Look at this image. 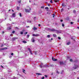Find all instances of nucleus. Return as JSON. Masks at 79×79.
Masks as SVG:
<instances>
[{"label": "nucleus", "mask_w": 79, "mask_h": 79, "mask_svg": "<svg viewBox=\"0 0 79 79\" xmlns=\"http://www.w3.org/2000/svg\"><path fill=\"white\" fill-rule=\"evenodd\" d=\"M16 78H17L15 77H14V79H16Z\"/></svg>", "instance_id": "obj_48"}, {"label": "nucleus", "mask_w": 79, "mask_h": 79, "mask_svg": "<svg viewBox=\"0 0 79 79\" xmlns=\"http://www.w3.org/2000/svg\"><path fill=\"white\" fill-rule=\"evenodd\" d=\"M45 9H48V7H46V8H45Z\"/></svg>", "instance_id": "obj_44"}, {"label": "nucleus", "mask_w": 79, "mask_h": 79, "mask_svg": "<svg viewBox=\"0 0 79 79\" xmlns=\"http://www.w3.org/2000/svg\"><path fill=\"white\" fill-rule=\"evenodd\" d=\"M11 29V28L10 27H8L7 28V29L8 30H10V29Z\"/></svg>", "instance_id": "obj_15"}, {"label": "nucleus", "mask_w": 79, "mask_h": 79, "mask_svg": "<svg viewBox=\"0 0 79 79\" xmlns=\"http://www.w3.org/2000/svg\"><path fill=\"white\" fill-rule=\"evenodd\" d=\"M27 34V32H26V33H25V34Z\"/></svg>", "instance_id": "obj_56"}, {"label": "nucleus", "mask_w": 79, "mask_h": 79, "mask_svg": "<svg viewBox=\"0 0 79 79\" xmlns=\"http://www.w3.org/2000/svg\"><path fill=\"white\" fill-rule=\"evenodd\" d=\"M48 6H50V4H48Z\"/></svg>", "instance_id": "obj_52"}, {"label": "nucleus", "mask_w": 79, "mask_h": 79, "mask_svg": "<svg viewBox=\"0 0 79 79\" xmlns=\"http://www.w3.org/2000/svg\"><path fill=\"white\" fill-rule=\"evenodd\" d=\"M71 24H73V22H70Z\"/></svg>", "instance_id": "obj_38"}, {"label": "nucleus", "mask_w": 79, "mask_h": 79, "mask_svg": "<svg viewBox=\"0 0 79 79\" xmlns=\"http://www.w3.org/2000/svg\"><path fill=\"white\" fill-rule=\"evenodd\" d=\"M44 77H43L41 78L42 79H44Z\"/></svg>", "instance_id": "obj_43"}, {"label": "nucleus", "mask_w": 79, "mask_h": 79, "mask_svg": "<svg viewBox=\"0 0 79 79\" xmlns=\"http://www.w3.org/2000/svg\"><path fill=\"white\" fill-rule=\"evenodd\" d=\"M63 73H64V71L63 70L61 72V73H60V74H63Z\"/></svg>", "instance_id": "obj_28"}, {"label": "nucleus", "mask_w": 79, "mask_h": 79, "mask_svg": "<svg viewBox=\"0 0 79 79\" xmlns=\"http://www.w3.org/2000/svg\"><path fill=\"white\" fill-rule=\"evenodd\" d=\"M16 39H18V38H12V40H16Z\"/></svg>", "instance_id": "obj_9"}, {"label": "nucleus", "mask_w": 79, "mask_h": 79, "mask_svg": "<svg viewBox=\"0 0 79 79\" xmlns=\"http://www.w3.org/2000/svg\"><path fill=\"white\" fill-rule=\"evenodd\" d=\"M12 57V56H9V58H11Z\"/></svg>", "instance_id": "obj_51"}, {"label": "nucleus", "mask_w": 79, "mask_h": 79, "mask_svg": "<svg viewBox=\"0 0 79 79\" xmlns=\"http://www.w3.org/2000/svg\"><path fill=\"white\" fill-rule=\"evenodd\" d=\"M51 40H53V38H52L51 39Z\"/></svg>", "instance_id": "obj_62"}, {"label": "nucleus", "mask_w": 79, "mask_h": 79, "mask_svg": "<svg viewBox=\"0 0 79 79\" xmlns=\"http://www.w3.org/2000/svg\"><path fill=\"white\" fill-rule=\"evenodd\" d=\"M49 42H52V40H50Z\"/></svg>", "instance_id": "obj_59"}, {"label": "nucleus", "mask_w": 79, "mask_h": 79, "mask_svg": "<svg viewBox=\"0 0 79 79\" xmlns=\"http://www.w3.org/2000/svg\"><path fill=\"white\" fill-rule=\"evenodd\" d=\"M5 49H7V48H2L1 50H5Z\"/></svg>", "instance_id": "obj_27"}, {"label": "nucleus", "mask_w": 79, "mask_h": 79, "mask_svg": "<svg viewBox=\"0 0 79 79\" xmlns=\"http://www.w3.org/2000/svg\"><path fill=\"white\" fill-rule=\"evenodd\" d=\"M69 44H70V42H69L67 43V45H69Z\"/></svg>", "instance_id": "obj_25"}, {"label": "nucleus", "mask_w": 79, "mask_h": 79, "mask_svg": "<svg viewBox=\"0 0 79 79\" xmlns=\"http://www.w3.org/2000/svg\"><path fill=\"white\" fill-rule=\"evenodd\" d=\"M19 16H20V17H21V16H22V15H21V13H19Z\"/></svg>", "instance_id": "obj_26"}, {"label": "nucleus", "mask_w": 79, "mask_h": 79, "mask_svg": "<svg viewBox=\"0 0 79 79\" xmlns=\"http://www.w3.org/2000/svg\"><path fill=\"white\" fill-rule=\"evenodd\" d=\"M64 10H63V9L62 8L61 9V12H63V11Z\"/></svg>", "instance_id": "obj_23"}, {"label": "nucleus", "mask_w": 79, "mask_h": 79, "mask_svg": "<svg viewBox=\"0 0 79 79\" xmlns=\"http://www.w3.org/2000/svg\"><path fill=\"white\" fill-rule=\"evenodd\" d=\"M22 31H23V32H24V31H25V30L23 29V30H22Z\"/></svg>", "instance_id": "obj_53"}, {"label": "nucleus", "mask_w": 79, "mask_h": 79, "mask_svg": "<svg viewBox=\"0 0 79 79\" xmlns=\"http://www.w3.org/2000/svg\"><path fill=\"white\" fill-rule=\"evenodd\" d=\"M60 21L61 22H63V20L62 19L60 20Z\"/></svg>", "instance_id": "obj_54"}, {"label": "nucleus", "mask_w": 79, "mask_h": 79, "mask_svg": "<svg viewBox=\"0 0 79 79\" xmlns=\"http://www.w3.org/2000/svg\"><path fill=\"white\" fill-rule=\"evenodd\" d=\"M40 67L41 68H43V66H44V65L42 66V65H40Z\"/></svg>", "instance_id": "obj_31"}, {"label": "nucleus", "mask_w": 79, "mask_h": 79, "mask_svg": "<svg viewBox=\"0 0 79 79\" xmlns=\"http://www.w3.org/2000/svg\"><path fill=\"white\" fill-rule=\"evenodd\" d=\"M77 29H79V27H77Z\"/></svg>", "instance_id": "obj_64"}, {"label": "nucleus", "mask_w": 79, "mask_h": 79, "mask_svg": "<svg viewBox=\"0 0 79 79\" xmlns=\"http://www.w3.org/2000/svg\"><path fill=\"white\" fill-rule=\"evenodd\" d=\"M55 14H53V18H54V17H55Z\"/></svg>", "instance_id": "obj_37"}, {"label": "nucleus", "mask_w": 79, "mask_h": 79, "mask_svg": "<svg viewBox=\"0 0 79 79\" xmlns=\"http://www.w3.org/2000/svg\"><path fill=\"white\" fill-rule=\"evenodd\" d=\"M13 34H11L10 35V36H11L12 37L13 36Z\"/></svg>", "instance_id": "obj_50"}, {"label": "nucleus", "mask_w": 79, "mask_h": 79, "mask_svg": "<svg viewBox=\"0 0 79 79\" xmlns=\"http://www.w3.org/2000/svg\"><path fill=\"white\" fill-rule=\"evenodd\" d=\"M45 29L46 30H47V31H50V28H45Z\"/></svg>", "instance_id": "obj_11"}, {"label": "nucleus", "mask_w": 79, "mask_h": 79, "mask_svg": "<svg viewBox=\"0 0 79 79\" xmlns=\"http://www.w3.org/2000/svg\"><path fill=\"white\" fill-rule=\"evenodd\" d=\"M53 36L54 37H56V35L55 34H53Z\"/></svg>", "instance_id": "obj_18"}, {"label": "nucleus", "mask_w": 79, "mask_h": 79, "mask_svg": "<svg viewBox=\"0 0 79 79\" xmlns=\"http://www.w3.org/2000/svg\"><path fill=\"white\" fill-rule=\"evenodd\" d=\"M33 36H39V35L37 34V35H35L34 34H33L32 35Z\"/></svg>", "instance_id": "obj_12"}, {"label": "nucleus", "mask_w": 79, "mask_h": 79, "mask_svg": "<svg viewBox=\"0 0 79 79\" xmlns=\"http://www.w3.org/2000/svg\"><path fill=\"white\" fill-rule=\"evenodd\" d=\"M13 55H14V54L13 53H11V55H12V56H13Z\"/></svg>", "instance_id": "obj_45"}, {"label": "nucleus", "mask_w": 79, "mask_h": 79, "mask_svg": "<svg viewBox=\"0 0 79 79\" xmlns=\"http://www.w3.org/2000/svg\"><path fill=\"white\" fill-rule=\"evenodd\" d=\"M62 27H64V24L62 23Z\"/></svg>", "instance_id": "obj_35"}, {"label": "nucleus", "mask_w": 79, "mask_h": 79, "mask_svg": "<svg viewBox=\"0 0 79 79\" xmlns=\"http://www.w3.org/2000/svg\"><path fill=\"white\" fill-rule=\"evenodd\" d=\"M66 20H68H68L69 19V18L68 17H67L66 18Z\"/></svg>", "instance_id": "obj_17"}, {"label": "nucleus", "mask_w": 79, "mask_h": 79, "mask_svg": "<svg viewBox=\"0 0 79 79\" xmlns=\"http://www.w3.org/2000/svg\"><path fill=\"white\" fill-rule=\"evenodd\" d=\"M56 33H57L58 34V33H61V30H56Z\"/></svg>", "instance_id": "obj_4"}, {"label": "nucleus", "mask_w": 79, "mask_h": 79, "mask_svg": "<svg viewBox=\"0 0 79 79\" xmlns=\"http://www.w3.org/2000/svg\"><path fill=\"white\" fill-rule=\"evenodd\" d=\"M78 67V65L74 64V66L73 67V69H77Z\"/></svg>", "instance_id": "obj_1"}, {"label": "nucleus", "mask_w": 79, "mask_h": 79, "mask_svg": "<svg viewBox=\"0 0 79 79\" xmlns=\"http://www.w3.org/2000/svg\"><path fill=\"white\" fill-rule=\"evenodd\" d=\"M38 26H40V24H39Z\"/></svg>", "instance_id": "obj_60"}, {"label": "nucleus", "mask_w": 79, "mask_h": 79, "mask_svg": "<svg viewBox=\"0 0 79 79\" xmlns=\"http://www.w3.org/2000/svg\"><path fill=\"white\" fill-rule=\"evenodd\" d=\"M22 42L24 43V44H26V43H27V42L26 41H23Z\"/></svg>", "instance_id": "obj_16"}, {"label": "nucleus", "mask_w": 79, "mask_h": 79, "mask_svg": "<svg viewBox=\"0 0 79 79\" xmlns=\"http://www.w3.org/2000/svg\"><path fill=\"white\" fill-rule=\"evenodd\" d=\"M21 0L18 1V3H21Z\"/></svg>", "instance_id": "obj_29"}, {"label": "nucleus", "mask_w": 79, "mask_h": 79, "mask_svg": "<svg viewBox=\"0 0 79 79\" xmlns=\"http://www.w3.org/2000/svg\"><path fill=\"white\" fill-rule=\"evenodd\" d=\"M47 38H50V35H48L47 36Z\"/></svg>", "instance_id": "obj_21"}, {"label": "nucleus", "mask_w": 79, "mask_h": 79, "mask_svg": "<svg viewBox=\"0 0 79 79\" xmlns=\"http://www.w3.org/2000/svg\"><path fill=\"white\" fill-rule=\"evenodd\" d=\"M20 34H21L22 35H23V32H20Z\"/></svg>", "instance_id": "obj_34"}, {"label": "nucleus", "mask_w": 79, "mask_h": 79, "mask_svg": "<svg viewBox=\"0 0 79 79\" xmlns=\"http://www.w3.org/2000/svg\"><path fill=\"white\" fill-rule=\"evenodd\" d=\"M1 68H3V66L2 65H1Z\"/></svg>", "instance_id": "obj_46"}, {"label": "nucleus", "mask_w": 79, "mask_h": 79, "mask_svg": "<svg viewBox=\"0 0 79 79\" xmlns=\"http://www.w3.org/2000/svg\"><path fill=\"white\" fill-rule=\"evenodd\" d=\"M56 73H57V74H59V72H58V71H57L56 72Z\"/></svg>", "instance_id": "obj_40"}, {"label": "nucleus", "mask_w": 79, "mask_h": 79, "mask_svg": "<svg viewBox=\"0 0 79 79\" xmlns=\"http://www.w3.org/2000/svg\"><path fill=\"white\" fill-rule=\"evenodd\" d=\"M73 59H70V62H73Z\"/></svg>", "instance_id": "obj_24"}, {"label": "nucleus", "mask_w": 79, "mask_h": 79, "mask_svg": "<svg viewBox=\"0 0 79 79\" xmlns=\"http://www.w3.org/2000/svg\"><path fill=\"white\" fill-rule=\"evenodd\" d=\"M9 20H10V21H11V19H9Z\"/></svg>", "instance_id": "obj_61"}, {"label": "nucleus", "mask_w": 79, "mask_h": 79, "mask_svg": "<svg viewBox=\"0 0 79 79\" xmlns=\"http://www.w3.org/2000/svg\"><path fill=\"white\" fill-rule=\"evenodd\" d=\"M15 31H13L12 32V33L13 34H14L15 33Z\"/></svg>", "instance_id": "obj_39"}, {"label": "nucleus", "mask_w": 79, "mask_h": 79, "mask_svg": "<svg viewBox=\"0 0 79 79\" xmlns=\"http://www.w3.org/2000/svg\"><path fill=\"white\" fill-rule=\"evenodd\" d=\"M29 36H30V35H28L27 36V38H28L29 37Z\"/></svg>", "instance_id": "obj_32"}, {"label": "nucleus", "mask_w": 79, "mask_h": 79, "mask_svg": "<svg viewBox=\"0 0 79 79\" xmlns=\"http://www.w3.org/2000/svg\"><path fill=\"white\" fill-rule=\"evenodd\" d=\"M28 50L29 51L31 55H33V54L32 52V51L31 50V48H28Z\"/></svg>", "instance_id": "obj_3"}, {"label": "nucleus", "mask_w": 79, "mask_h": 79, "mask_svg": "<svg viewBox=\"0 0 79 79\" xmlns=\"http://www.w3.org/2000/svg\"><path fill=\"white\" fill-rule=\"evenodd\" d=\"M23 73H25V74H26V73L25 72V71H25V70L23 69Z\"/></svg>", "instance_id": "obj_19"}, {"label": "nucleus", "mask_w": 79, "mask_h": 79, "mask_svg": "<svg viewBox=\"0 0 79 79\" xmlns=\"http://www.w3.org/2000/svg\"><path fill=\"white\" fill-rule=\"evenodd\" d=\"M41 8H44V6H42L41 7Z\"/></svg>", "instance_id": "obj_58"}, {"label": "nucleus", "mask_w": 79, "mask_h": 79, "mask_svg": "<svg viewBox=\"0 0 79 79\" xmlns=\"http://www.w3.org/2000/svg\"><path fill=\"white\" fill-rule=\"evenodd\" d=\"M26 27H27V28L30 27L29 26H27Z\"/></svg>", "instance_id": "obj_47"}, {"label": "nucleus", "mask_w": 79, "mask_h": 79, "mask_svg": "<svg viewBox=\"0 0 79 79\" xmlns=\"http://www.w3.org/2000/svg\"><path fill=\"white\" fill-rule=\"evenodd\" d=\"M16 16L15 15V13H14L12 14V17L13 18H15Z\"/></svg>", "instance_id": "obj_10"}, {"label": "nucleus", "mask_w": 79, "mask_h": 79, "mask_svg": "<svg viewBox=\"0 0 79 79\" xmlns=\"http://www.w3.org/2000/svg\"><path fill=\"white\" fill-rule=\"evenodd\" d=\"M59 63L61 65L63 64V62L62 61H60Z\"/></svg>", "instance_id": "obj_13"}, {"label": "nucleus", "mask_w": 79, "mask_h": 79, "mask_svg": "<svg viewBox=\"0 0 79 79\" xmlns=\"http://www.w3.org/2000/svg\"><path fill=\"white\" fill-rule=\"evenodd\" d=\"M36 74L37 75H42V74H40V73H36Z\"/></svg>", "instance_id": "obj_20"}, {"label": "nucleus", "mask_w": 79, "mask_h": 79, "mask_svg": "<svg viewBox=\"0 0 79 79\" xmlns=\"http://www.w3.org/2000/svg\"><path fill=\"white\" fill-rule=\"evenodd\" d=\"M54 1L55 2H59V0L56 1L55 0H54Z\"/></svg>", "instance_id": "obj_22"}, {"label": "nucleus", "mask_w": 79, "mask_h": 79, "mask_svg": "<svg viewBox=\"0 0 79 79\" xmlns=\"http://www.w3.org/2000/svg\"><path fill=\"white\" fill-rule=\"evenodd\" d=\"M71 39H72V40H74V38H71Z\"/></svg>", "instance_id": "obj_55"}, {"label": "nucleus", "mask_w": 79, "mask_h": 79, "mask_svg": "<svg viewBox=\"0 0 79 79\" xmlns=\"http://www.w3.org/2000/svg\"><path fill=\"white\" fill-rule=\"evenodd\" d=\"M2 33H3V34H4V33H5V32H4V31H3V32H2Z\"/></svg>", "instance_id": "obj_63"}, {"label": "nucleus", "mask_w": 79, "mask_h": 79, "mask_svg": "<svg viewBox=\"0 0 79 79\" xmlns=\"http://www.w3.org/2000/svg\"><path fill=\"white\" fill-rule=\"evenodd\" d=\"M31 41L32 42H35V40H34V38H32Z\"/></svg>", "instance_id": "obj_8"}, {"label": "nucleus", "mask_w": 79, "mask_h": 79, "mask_svg": "<svg viewBox=\"0 0 79 79\" xmlns=\"http://www.w3.org/2000/svg\"><path fill=\"white\" fill-rule=\"evenodd\" d=\"M52 60L53 61H57V59H55V58H53V57H52Z\"/></svg>", "instance_id": "obj_7"}, {"label": "nucleus", "mask_w": 79, "mask_h": 79, "mask_svg": "<svg viewBox=\"0 0 79 79\" xmlns=\"http://www.w3.org/2000/svg\"><path fill=\"white\" fill-rule=\"evenodd\" d=\"M62 6H66V4L65 3H63L62 4Z\"/></svg>", "instance_id": "obj_6"}, {"label": "nucleus", "mask_w": 79, "mask_h": 79, "mask_svg": "<svg viewBox=\"0 0 79 79\" xmlns=\"http://www.w3.org/2000/svg\"><path fill=\"white\" fill-rule=\"evenodd\" d=\"M44 76L45 77H46V78L47 77V75H45Z\"/></svg>", "instance_id": "obj_41"}, {"label": "nucleus", "mask_w": 79, "mask_h": 79, "mask_svg": "<svg viewBox=\"0 0 79 79\" xmlns=\"http://www.w3.org/2000/svg\"><path fill=\"white\" fill-rule=\"evenodd\" d=\"M50 31H52V32H54V31H55V32H56V30L54 29V28H53L52 29H50Z\"/></svg>", "instance_id": "obj_5"}, {"label": "nucleus", "mask_w": 79, "mask_h": 79, "mask_svg": "<svg viewBox=\"0 0 79 79\" xmlns=\"http://www.w3.org/2000/svg\"><path fill=\"white\" fill-rule=\"evenodd\" d=\"M16 29H19V28H18V27H16Z\"/></svg>", "instance_id": "obj_57"}, {"label": "nucleus", "mask_w": 79, "mask_h": 79, "mask_svg": "<svg viewBox=\"0 0 79 79\" xmlns=\"http://www.w3.org/2000/svg\"><path fill=\"white\" fill-rule=\"evenodd\" d=\"M50 2L51 3H53V2H52V0H51Z\"/></svg>", "instance_id": "obj_49"}, {"label": "nucleus", "mask_w": 79, "mask_h": 79, "mask_svg": "<svg viewBox=\"0 0 79 79\" xmlns=\"http://www.w3.org/2000/svg\"><path fill=\"white\" fill-rule=\"evenodd\" d=\"M19 7H17V10H19Z\"/></svg>", "instance_id": "obj_30"}, {"label": "nucleus", "mask_w": 79, "mask_h": 79, "mask_svg": "<svg viewBox=\"0 0 79 79\" xmlns=\"http://www.w3.org/2000/svg\"><path fill=\"white\" fill-rule=\"evenodd\" d=\"M27 23H31V21H29L27 22Z\"/></svg>", "instance_id": "obj_33"}, {"label": "nucleus", "mask_w": 79, "mask_h": 79, "mask_svg": "<svg viewBox=\"0 0 79 79\" xmlns=\"http://www.w3.org/2000/svg\"><path fill=\"white\" fill-rule=\"evenodd\" d=\"M58 39H59V40H60L61 39V38H60V37H58Z\"/></svg>", "instance_id": "obj_42"}, {"label": "nucleus", "mask_w": 79, "mask_h": 79, "mask_svg": "<svg viewBox=\"0 0 79 79\" xmlns=\"http://www.w3.org/2000/svg\"><path fill=\"white\" fill-rule=\"evenodd\" d=\"M33 30L34 31H36L37 30V28L36 27H34L33 28Z\"/></svg>", "instance_id": "obj_14"}, {"label": "nucleus", "mask_w": 79, "mask_h": 79, "mask_svg": "<svg viewBox=\"0 0 79 79\" xmlns=\"http://www.w3.org/2000/svg\"><path fill=\"white\" fill-rule=\"evenodd\" d=\"M73 13H76V10H73Z\"/></svg>", "instance_id": "obj_36"}, {"label": "nucleus", "mask_w": 79, "mask_h": 79, "mask_svg": "<svg viewBox=\"0 0 79 79\" xmlns=\"http://www.w3.org/2000/svg\"><path fill=\"white\" fill-rule=\"evenodd\" d=\"M29 8H30V10H29L27 9H25L26 12L27 13H29V12H30V11L31 10V8L30 7Z\"/></svg>", "instance_id": "obj_2"}]
</instances>
